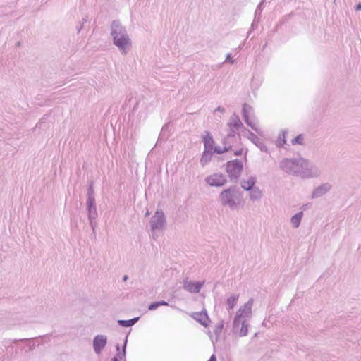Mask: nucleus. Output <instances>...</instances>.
<instances>
[{
	"instance_id": "aec40b11",
	"label": "nucleus",
	"mask_w": 361,
	"mask_h": 361,
	"mask_svg": "<svg viewBox=\"0 0 361 361\" xmlns=\"http://www.w3.org/2000/svg\"><path fill=\"white\" fill-rule=\"evenodd\" d=\"M140 319V317H134L130 319H118V324L121 327H130L135 324Z\"/></svg>"
},
{
	"instance_id": "9b49d317",
	"label": "nucleus",
	"mask_w": 361,
	"mask_h": 361,
	"mask_svg": "<svg viewBox=\"0 0 361 361\" xmlns=\"http://www.w3.org/2000/svg\"><path fill=\"white\" fill-rule=\"evenodd\" d=\"M245 135L254 145H255L262 152H268V148L264 143L263 140L259 138L254 133L247 128H244Z\"/></svg>"
},
{
	"instance_id": "39448f33",
	"label": "nucleus",
	"mask_w": 361,
	"mask_h": 361,
	"mask_svg": "<svg viewBox=\"0 0 361 361\" xmlns=\"http://www.w3.org/2000/svg\"><path fill=\"white\" fill-rule=\"evenodd\" d=\"M225 170L231 180L237 181L243 171V164L241 160L235 159L227 161Z\"/></svg>"
},
{
	"instance_id": "cd10ccee",
	"label": "nucleus",
	"mask_w": 361,
	"mask_h": 361,
	"mask_svg": "<svg viewBox=\"0 0 361 361\" xmlns=\"http://www.w3.org/2000/svg\"><path fill=\"white\" fill-rule=\"evenodd\" d=\"M248 333V324L246 323L245 319L242 321L241 328L238 330V334L240 337H243L247 335Z\"/></svg>"
},
{
	"instance_id": "7c9ffc66",
	"label": "nucleus",
	"mask_w": 361,
	"mask_h": 361,
	"mask_svg": "<svg viewBox=\"0 0 361 361\" xmlns=\"http://www.w3.org/2000/svg\"><path fill=\"white\" fill-rule=\"evenodd\" d=\"M49 114H44L42 118L39 121V122L36 124V128L39 129H44L48 127L47 123V120L49 118Z\"/></svg>"
},
{
	"instance_id": "4468645a",
	"label": "nucleus",
	"mask_w": 361,
	"mask_h": 361,
	"mask_svg": "<svg viewBox=\"0 0 361 361\" xmlns=\"http://www.w3.org/2000/svg\"><path fill=\"white\" fill-rule=\"evenodd\" d=\"M332 188V185L329 183H325L317 187L312 191L311 197L312 199L318 198L329 192Z\"/></svg>"
},
{
	"instance_id": "412c9836",
	"label": "nucleus",
	"mask_w": 361,
	"mask_h": 361,
	"mask_svg": "<svg viewBox=\"0 0 361 361\" xmlns=\"http://www.w3.org/2000/svg\"><path fill=\"white\" fill-rule=\"evenodd\" d=\"M302 216H303V212L301 211V212H297L295 214H294L291 217L290 222H291L293 228H297L300 226Z\"/></svg>"
},
{
	"instance_id": "e433bc0d",
	"label": "nucleus",
	"mask_w": 361,
	"mask_h": 361,
	"mask_svg": "<svg viewBox=\"0 0 361 361\" xmlns=\"http://www.w3.org/2000/svg\"><path fill=\"white\" fill-rule=\"evenodd\" d=\"M159 307V302L158 301H154V302H151L149 304V305L148 306V310H151V311L155 310Z\"/></svg>"
},
{
	"instance_id": "f257e3e1",
	"label": "nucleus",
	"mask_w": 361,
	"mask_h": 361,
	"mask_svg": "<svg viewBox=\"0 0 361 361\" xmlns=\"http://www.w3.org/2000/svg\"><path fill=\"white\" fill-rule=\"evenodd\" d=\"M279 166L284 172L300 176L302 178H316L321 175V171L314 164L302 157L283 159Z\"/></svg>"
},
{
	"instance_id": "423d86ee",
	"label": "nucleus",
	"mask_w": 361,
	"mask_h": 361,
	"mask_svg": "<svg viewBox=\"0 0 361 361\" xmlns=\"http://www.w3.org/2000/svg\"><path fill=\"white\" fill-rule=\"evenodd\" d=\"M149 222L152 231L164 228L166 225V219L164 212L161 209H157Z\"/></svg>"
},
{
	"instance_id": "ea45409f",
	"label": "nucleus",
	"mask_w": 361,
	"mask_h": 361,
	"mask_svg": "<svg viewBox=\"0 0 361 361\" xmlns=\"http://www.w3.org/2000/svg\"><path fill=\"white\" fill-rule=\"evenodd\" d=\"M230 138H228L227 136L222 140V143L225 145V146H228V145H231V142L230 141Z\"/></svg>"
},
{
	"instance_id": "79ce46f5",
	"label": "nucleus",
	"mask_w": 361,
	"mask_h": 361,
	"mask_svg": "<svg viewBox=\"0 0 361 361\" xmlns=\"http://www.w3.org/2000/svg\"><path fill=\"white\" fill-rule=\"evenodd\" d=\"M244 152V149L243 148H240L239 149H237L234 152V154L235 156H241L243 154Z\"/></svg>"
},
{
	"instance_id": "37998d69",
	"label": "nucleus",
	"mask_w": 361,
	"mask_h": 361,
	"mask_svg": "<svg viewBox=\"0 0 361 361\" xmlns=\"http://www.w3.org/2000/svg\"><path fill=\"white\" fill-rule=\"evenodd\" d=\"M158 302H159V307L160 306H168L169 305V302L165 301V300H159Z\"/></svg>"
},
{
	"instance_id": "473e14b6",
	"label": "nucleus",
	"mask_w": 361,
	"mask_h": 361,
	"mask_svg": "<svg viewBox=\"0 0 361 361\" xmlns=\"http://www.w3.org/2000/svg\"><path fill=\"white\" fill-rule=\"evenodd\" d=\"M265 0H262L260 3L258 4V6L256 8L255 12V19L259 18L260 19L261 13L263 10V4L264 3Z\"/></svg>"
},
{
	"instance_id": "58836bf2",
	"label": "nucleus",
	"mask_w": 361,
	"mask_h": 361,
	"mask_svg": "<svg viewBox=\"0 0 361 361\" xmlns=\"http://www.w3.org/2000/svg\"><path fill=\"white\" fill-rule=\"evenodd\" d=\"M235 130L236 129L229 128V132L227 135V137L230 139L233 138L235 136Z\"/></svg>"
},
{
	"instance_id": "864d4df0",
	"label": "nucleus",
	"mask_w": 361,
	"mask_h": 361,
	"mask_svg": "<svg viewBox=\"0 0 361 361\" xmlns=\"http://www.w3.org/2000/svg\"><path fill=\"white\" fill-rule=\"evenodd\" d=\"M111 361H119V360L118 359L117 357H114L113 358H111Z\"/></svg>"
},
{
	"instance_id": "49530a36",
	"label": "nucleus",
	"mask_w": 361,
	"mask_h": 361,
	"mask_svg": "<svg viewBox=\"0 0 361 361\" xmlns=\"http://www.w3.org/2000/svg\"><path fill=\"white\" fill-rule=\"evenodd\" d=\"M214 111H219L224 113L225 111V109L222 106H218Z\"/></svg>"
},
{
	"instance_id": "2f4dec72",
	"label": "nucleus",
	"mask_w": 361,
	"mask_h": 361,
	"mask_svg": "<svg viewBox=\"0 0 361 361\" xmlns=\"http://www.w3.org/2000/svg\"><path fill=\"white\" fill-rule=\"evenodd\" d=\"M304 136L302 134H299L296 137H295L293 139L291 140V144L293 145H303L304 142Z\"/></svg>"
},
{
	"instance_id": "0eeeda50",
	"label": "nucleus",
	"mask_w": 361,
	"mask_h": 361,
	"mask_svg": "<svg viewBox=\"0 0 361 361\" xmlns=\"http://www.w3.org/2000/svg\"><path fill=\"white\" fill-rule=\"evenodd\" d=\"M204 181L211 187L220 188L225 185L228 180L226 176L219 172L211 174L205 178Z\"/></svg>"
},
{
	"instance_id": "c756f323",
	"label": "nucleus",
	"mask_w": 361,
	"mask_h": 361,
	"mask_svg": "<svg viewBox=\"0 0 361 361\" xmlns=\"http://www.w3.org/2000/svg\"><path fill=\"white\" fill-rule=\"evenodd\" d=\"M242 319L239 317V315H235L233 321V333L237 334L239 329L240 324L242 325Z\"/></svg>"
},
{
	"instance_id": "de8ad7c7",
	"label": "nucleus",
	"mask_w": 361,
	"mask_h": 361,
	"mask_svg": "<svg viewBox=\"0 0 361 361\" xmlns=\"http://www.w3.org/2000/svg\"><path fill=\"white\" fill-rule=\"evenodd\" d=\"M138 106H139V102L137 101L135 104L134 105L133 108V113L135 112L138 108Z\"/></svg>"
},
{
	"instance_id": "4d7b16f0",
	"label": "nucleus",
	"mask_w": 361,
	"mask_h": 361,
	"mask_svg": "<svg viewBox=\"0 0 361 361\" xmlns=\"http://www.w3.org/2000/svg\"><path fill=\"white\" fill-rule=\"evenodd\" d=\"M262 325L264 326H267V324H266L265 320H264V322L262 323Z\"/></svg>"
},
{
	"instance_id": "2eb2a0df",
	"label": "nucleus",
	"mask_w": 361,
	"mask_h": 361,
	"mask_svg": "<svg viewBox=\"0 0 361 361\" xmlns=\"http://www.w3.org/2000/svg\"><path fill=\"white\" fill-rule=\"evenodd\" d=\"M252 304L253 299L250 298L245 304L240 307L235 315H239L240 318L250 316L252 314Z\"/></svg>"
},
{
	"instance_id": "8fccbe9b",
	"label": "nucleus",
	"mask_w": 361,
	"mask_h": 361,
	"mask_svg": "<svg viewBox=\"0 0 361 361\" xmlns=\"http://www.w3.org/2000/svg\"><path fill=\"white\" fill-rule=\"evenodd\" d=\"M355 10L358 11H361V2L358 3L355 7Z\"/></svg>"
},
{
	"instance_id": "3c124183",
	"label": "nucleus",
	"mask_w": 361,
	"mask_h": 361,
	"mask_svg": "<svg viewBox=\"0 0 361 361\" xmlns=\"http://www.w3.org/2000/svg\"><path fill=\"white\" fill-rule=\"evenodd\" d=\"M128 279V275H124L122 278L123 281H126Z\"/></svg>"
},
{
	"instance_id": "f3484780",
	"label": "nucleus",
	"mask_w": 361,
	"mask_h": 361,
	"mask_svg": "<svg viewBox=\"0 0 361 361\" xmlns=\"http://www.w3.org/2000/svg\"><path fill=\"white\" fill-rule=\"evenodd\" d=\"M228 126L229 128H235L236 130H238V129L244 127L239 116L235 113H234L231 116V118L229 119V122L228 123Z\"/></svg>"
},
{
	"instance_id": "603ef678",
	"label": "nucleus",
	"mask_w": 361,
	"mask_h": 361,
	"mask_svg": "<svg viewBox=\"0 0 361 361\" xmlns=\"http://www.w3.org/2000/svg\"><path fill=\"white\" fill-rule=\"evenodd\" d=\"M208 335H209L210 339L212 340V341L214 343L213 335L212 334V333L210 331H209Z\"/></svg>"
},
{
	"instance_id": "13d9d810",
	"label": "nucleus",
	"mask_w": 361,
	"mask_h": 361,
	"mask_svg": "<svg viewBox=\"0 0 361 361\" xmlns=\"http://www.w3.org/2000/svg\"><path fill=\"white\" fill-rule=\"evenodd\" d=\"M224 159L221 157H218V161H221V160H224Z\"/></svg>"
},
{
	"instance_id": "a211bd4d",
	"label": "nucleus",
	"mask_w": 361,
	"mask_h": 361,
	"mask_svg": "<svg viewBox=\"0 0 361 361\" xmlns=\"http://www.w3.org/2000/svg\"><path fill=\"white\" fill-rule=\"evenodd\" d=\"M257 183V178L255 176H250L247 180H243L240 184L241 188L245 191L253 190Z\"/></svg>"
},
{
	"instance_id": "5701e85b",
	"label": "nucleus",
	"mask_w": 361,
	"mask_h": 361,
	"mask_svg": "<svg viewBox=\"0 0 361 361\" xmlns=\"http://www.w3.org/2000/svg\"><path fill=\"white\" fill-rule=\"evenodd\" d=\"M169 128H170L169 123H167L163 126V127L161 130V132L159 133L157 142H159V140H166L169 138L170 135L166 134V133L169 132Z\"/></svg>"
},
{
	"instance_id": "6e6d98bb",
	"label": "nucleus",
	"mask_w": 361,
	"mask_h": 361,
	"mask_svg": "<svg viewBox=\"0 0 361 361\" xmlns=\"http://www.w3.org/2000/svg\"><path fill=\"white\" fill-rule=\"evenodd\" d=\"M247 149H245V159L247 160Z\"/></svg>"
},
{
	"instance_id": "dca6fc26",
	"label": "nucleus",
	"mask_w": 361,
	"mask_h": 361,
	"mask_svg": "<svg viewBox=\"0 0 361 361\" xmlns=\"http://www.w3.org/2000/svg\"><path fill=\"white\" fill-rule=\"evenodd\" d=\"M202 142L204 144V149L211 150L214 146V140L212 133L209 131H204V133L201 136Z\"/></svg>"
},
{
	"instance_id": "bf43d9fd",
	"label": "nucleus",
	"mask_w": 361,
	"mask_h": 361,
	"mask_svg": "<svg viewBox=\"0 0 361 361\" xmlns=\"http://www.w3.org/2000/svg\"><path fill=\"white\" fill-rule=\"evenodd\" d=\"M258 333L255 334V336H257Z\"/></svg>"
},
{
	"instance_id": "20e7f679",
	"label": "nucleus",
	"mask_w": 361,
	"mask_h": 361,
	"mask_svg": "<svg viewBox=\"0 0 361 361\" xmlns=\"http://www.w3.org/2000/svg\"><path fill=\"white\" fill-rule=\"evenodd\" d=\"M94 185V182L93 180H90L88 182L86 201V211L87 214V218L92 219H96L98 216L97 209L96 207Z\"/></svg>"
},
{
	"instance_id": "a19ab883",
	"label": "nucleus",
	"mask_w": 361,
	"mask_h": 361,
	"mask_svg": "<svg viewBox=\"0 0 361 361\" xmlns=\"http://www.w3.org/2000/svg\"><path fill=\"white\" fill-rule=\"evenodd\" d=\"M226 61L229 62L230 63L233 64L234 63V60L232 58L231 54H228L226 55Z\"/></svg>"
},
{
	"instance_id": "7ed1b4c3",
	"label": "nucleus",
	"mask_w": 361,
	"mask_h": 361,
	"mask_svg": "<svg viewBox=\"0 0 361 361\" xmlns=\"http://www.w3.org/2000/svg\"><path fill=\"white\" fill-rule=\"evenodd\" d=\"M243 198V192L235 185L224 189L219 195V201L223 207H229L234 209L240 203Z\"/></svg>"
},
{
	"instance_id": "c85d7f7f",
	"label": "nucleus",
	"mask_w": 361,
	"mask_h": 361,
	"mask_svg": "<svg viewBox=\"0 0 361 361\" xmlns=\"http://www.w3.org/2000/svg\"><path fill=\"white\" fill-rule=\"evenodd\" d=\"M116 350L117 351V353L115 357H117L118 359L119 360V361H121L122 360H125L126 355V348H122V349L121 350L120 345L118 343H117L116 345Z\"/></svg>"
},
{
	"instance_id": "c9c22d12",
	"label": "nucleus",
	"mask_w": 361,
	"mask_h": 361,
	"mask_svg": "<svg viewBox=\"0 0 361 361\" xmlns=\"http://www.w3.org/2000/svg\"><path fill=\"white\" fill-rule=\"evenodd\" d=\"M87 21V16H85V18H82V22H80L79 25H77V27H76L78 33H79L81 31V30L83 28L84 23H85Z\"/></svg>"
},
{
	"instance_id": "4c0bfd02",
	"label": "nucleus",
	"mask_w": 361,
	"mask_h": 361,
	"mask_svg": "<svg viewBox=\"0 0 361 361\" xmlns=\"http://www.w3.org/2000/svg\"><path fill=\"white\" fill-rule=\"evenodd\" d=\"M88 220L90 221V225L92 229L93 234L95 236V228L97 226V223L95 221L96 219H88Z\"/></svg>"
},
{
	"instance_id": "052dcab7",
	"label": "nucleus",
	"mask_w": 361,
	"mask_h": 361,
	"mask_svg": "<svg viewBox=\"0 0 361 361\" xmlns=\"http://www.w3.org/2000/svg\"><path fill=\"white\" fill-rule=\"evenodd\" d=\"M265 46H267V44H264V46L263 47V49H264Z\"/></svg>"
},
{
	"instance_id": "f704fd0d",
	"label": "nucleus",
	"mask_w": 361,
	"mask_h": 361,
	"mask_svg": "<svg viewBox=\"0 0 361 361\" xmlns=\"http://www.w3.org/2000/svg\"><path fill=\"white\" fill-rule=\"evenodd\" d=\"M294 16V13L291 12L288 15L284 16L277 26H281L288 22L289 19Z\"/></svg>"
},
{
	"instance_id": "b1692460",
	"label": "nucleus",
	"mask_w": 361,
	"mask_h": 361,
	"mask_svg": "<svg viewBox=\"0 0 361 361\" xmlns=\"http://www.w3.org/2000/svg\"><path fill=\"white\" fill-rule=\"evenodd\" d=\"M231 149H232V145H228V146H224V147H221L220 146H215L214 145L212 147V149H211V151L212 152L213 154H222L224 153H226V152H228Z\"/></svg>"
},
{
	"instance_id": "5fc2aeb1",
	"label": "nucleus",
	"mask_w": 361,
	"mask_h": 361,
	"mask_svg": "<svg viewBox=\"0 0 361 361\" xmlns=\"http://www.w3.org/2000/svg\"><path fill=\"white\" fill-rule=\"evenodd\" d=\"M16 46L17 47H20V46H21V42H20V41H18V42H16Z\"/></svg>"
},
{
	"instance_id": "bb28decb",
	"label": "nucleus",
	"mask_w": 361,
	"mask_h": 361,
	"mask_svg": "<svg viewBox=\"0 0 361 361\" xmlns=\"http://www.w3.org/2000/svg\"><path fill=\"white\" fill-rule=\"evenodd\" d=\"M225 322L224 320H221L218 324H216L214 329V333L216 336L215 341H217L223 329L224 326Z\"/></svg>"
},
{
	"instance_id": "393cba45",
	"label": "nucleus",
	"mask_w": 361,
	"mask_h": 361,
	"mask_svg": "<svg viewBox=\"0 0 361 361\" xmlns=\"http://www.w3.org/2000/svg\"><path fill=\"white\" fill-rule=\"evenodd\" d=\"M250 198L252 200H260L262 197V191L258 187L253 188V190H250Z\"/></svg>"
},
{
	"instance_id": "72a5a7b5",
	"label": "nucleus",
	"mask_w": 361,
	"mask_h": 361,
	"mask_svg": "<svg viewBox=\"0 0 361 361\" xmlns=\"http://www.w3.org/2000/svg\"><path fill=\"white\" fill-rule=\"evenodd\" d=\"M259 20H260V19L259 18L254 19L253 22L251 24L250 28L249 31L247 32V38L249 37V36L250 35V34L252 31H254L255 30H256L258 27V24H259Z\"/></svg>"
},
{
	"instance_id": "4be33fe9",
	"label": "nucleus",
	"mask_w": 361,
	"mask_h": 361,
	"mask_svg": "<svg viewBox=\"0 0 361 361\" xmlns=\"http://www.w3.org/2000/svg\"><path fill=\"white\" fill-rule=\"evenodd\" d=\"M238 298H239L238 294H233L232 295H231L229 298H227L226 304L228 305L227 310L228 311L233 310L234 308V307L236 305Z\"/></svg>"
},
{
	"instance_id": "6ab92c4d",
	"label": "nucleus",
	"mask_w": 361,
	"mask_h": 361,
	"mask_svg": "<svg viewBox=\"0 0 361 361\" xmlns=\"http://www.w3.org/2000/svg\"><path fill=\"white\" fill-rule=\"evenodd\" d=\"M212 156L213 153L211 150L204 149L200 160V165L202 167L207 165L211 161Z\"/></svg>"
},
{
	"instance_id": "a878e982",
	"label": "nucleus",
	"mask_w": 361,
	"mask_h": 361,
	"mask_svg": "<svg viewBox=\"0 0 361 361\" xmlns=\"http://www.w3.org/2000/svg\"><path fill=\"white\" fill-rule=\"evenodd\" d=\"M288 131L286 130H282L277 139V147H283L286 142V135Z\"/></svg>"
},
{
	"instance_id": "f03ea898",
	"label": "nucleus",
	"mask_w": 361,
	"mask_h": 361,
	"mask_svg": "<svg viewBox=\"0 0 361 361\" xmlns=\"http://www.w3.org/2000/svg\"><path fill=\"white\" fill-rule=\"evenodd\" d=\"M111 36L113 44L120 51L125 52L131 46V40L128 35L126 28L121 25L119 20H114L111 24Z\"/></svg>"
},
{
	"instance_id": "c03bdc74",
	"label": "nucleus",
	"mask_w": 361,
	"mask_h": 361,
	"mask_svg": "<svg viewBox=\"0 0 361 361\" xmlns=\"http://www.w3.org/2000/svg\"><path fill=\"white\" fill-rule=\"evenodd\" d=\"M312 204L311 203H307V204H305L302 206V209L303 210H306L307 209L310 208L311 207Z\"/></svg>"
},
{
	"instance_id": "ddd939ff",
	"label": "nucleus",
	"mask_w": 361,
	"mask_h": 361,
	"mask_svg": "<svg viewBox=\"0 0 361 361\" xmlns=\"http://www.w3.org/2000/svg\"><path fill=\"white\" fill-rule=\"evenodd\" d=\"M39 338L44 339V341H49V335H44L42 336H39ZM38 337L32 338H21V339H14L13 340V342L11 343L7 347V350H9V349L13 350V346L12 345L13 343H17L18 342H23L26 343V345L28 346L29 351H32L36 346V344L33 342L35 339H37Z\"/></svg>"
},
{
	"instance_id": "09e8293b",
	"label": "nucleus",
	"mask_w": 361,
	"mask_h": 361,
	"mask_svg": "<svg viewBox=\"0 0 361 361\" xmlns=\"http://www.w3.org/2000/svg\"><path fill=\"white\" fill-rule=\"evenodd\" d=\"M207 361H217L216 355L212 354Z\"/></svg>"
},
{
	"instance_id": "f8f14e48",
	"label": "nucleus",
	"mask_w": 361,
	"mask_h": 361,
	"mask_svg": "<svg viewBox=\"0 0 361 361\" xmlns=\"http://www.w3.org/2000/svg\"><path fill=\"white\" fill-rule=\"evenodd\" d=\"M107 344V337L104 335H97L92 340V347L96 354L99 355Z\"/></svg>"
},
{
	"instance_id": "6e6552de",
	"label": "nucleus",
	"mask_w": 361,
	"mask_h": 361,
	"mask_svg": "<svg viewBox=\"0 0 361 361\" xmlns=\"http://www.w3.org/2000/svg\"><path fill=\"white\" fill-rule=\"evenodd\" d=\"M253 108L247 104V103H244L242 106V116L245 121V123L250 126L254 131L257 133L260 134L259 130L256 126V125L251 121L250 117V114L252 113Z\"/></svg>"
},
{
	"instance_id": "1a4fd4ad",
	"label": "nucleus",
	"mask_w": 361,
	"mask_h": 361,
	"mask_svg": "<svg viewBox=\"0 0 361 361\" xmlns=\"http://www.w3.org/2000/svg\"><path fill=\"white\" fill-rule=\"evenodd\" d=\"M183 288L190 293H198L204 284V281H189L188 278L183 280Z\"/></svg>"
},
{
	"instance_id": "9d476101",
	"label": "nucleus",
	"mask_w": 361,
	"mask_h": 361,
	"mask_svg": "<svg viewBox=\"0 0 361 361\" xmlns=\"http://www.w3.org/2000/svg\"><path fill=\"white\" fill-rule=\"evenodd\" d=\"M190 317L204 327H208L211 323V319L205 308L200 312H192Z\"/></svg>"
},
{
	"instance_id": "a18cd8bd",
	"label": "nucleus",
	"mask_w": 361,
	"mask_h": 361,
	"mask_svg": "<svg viewBox=\"0 0 361 361\" xmlns=\"http://www.w3.org/2000/svg\"><path fill=\"white\" fill-rule=\"evenodd\" d=\"M128 334L126 335V338H125V339L123 341V345L122 348H126L127 343H128Z\"/></svg>"
}]
</instances>
